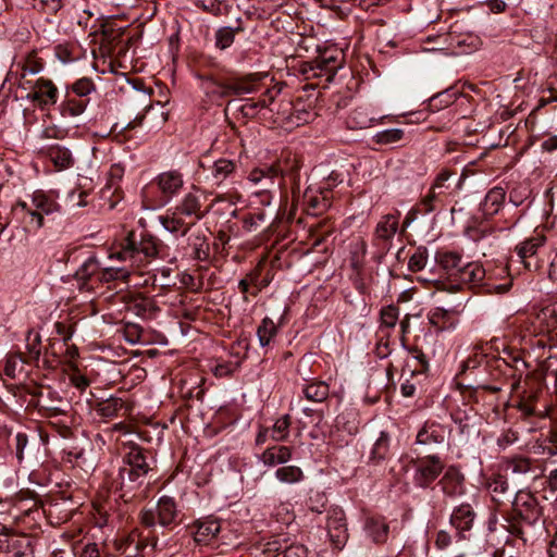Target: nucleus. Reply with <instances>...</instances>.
Returning a JSON list of instances; mask_svg holds the SVG:
<instances>
[{"label": "nucleus", "mask_w": 557, "mask_h": 557, "mask_svg": "<svg viewBox=\"0 0 557 557\" xmlns=\"http://www.w3.org/2000/svg\"><path fill=\"white\" fill-rule=\"evenodd\" d=\"M203 199V194L198 188L193 187L173 209L176 210V214H183L196 224L198 221L202 220L208 212L207 210H202Z\"/></svg>", "instance_id": "nucleus-6"}, {"label": "nucleus", "mask_w": 557, "mask_h": 557, "mask_svg": "<svg viewBox=\"0 0 557 557\" xmlns=\"http://www.w3.org/2000/svg\"><path fill=\"white\" fill-rule=\"evenodd\" d=\"M30 203L41 216L59 211V205L42 193H35Z\"/></svg>", "instance_id": "nucleus-40"}, {"label": "nucleus", "mask_w": 557, "mask_h": 557, "mask_svg": "<svg viewBox=\"0 0 557 557\" xmlns=\"http://www.w3.org/2000/svg\"><path fill=\"white\" fill-rule=\"evenodd\" d=\"M450 319L449 311L442 309V308H435L432 310L429 314V321L432 325L438 327L440 330L447 329V323Z\"/></svg>", "instance_id": "nucleus-57"}, {"label": "nucleus", "mask_w": 557, "mask_h": 557, "mask_svg": "<svg viewBox=\"0 0 557 557\" xmlns=\"http://www.w3.org/2000/svg\"><path fill=\"white\" fill-rule=\"evenodd\" d=\"M124 401L119 397H110L106 400H101L96 406V411L103 418H115L119 412L124 408Z\"/></svg>", "instance_id": "nucleus-39"}, {"label": "nucleus", "mask_w": 557, "mask_h": 557, "mask_svg": "<svg viewBox=\"0 0 557 557\" xmlns=\"http://www.w3.org/2000/svg\"><path fill=\"white\" fill-rule=\"evenodd\" d=\"M264 220L265 214L262 210L255 213H249L243 220V227L247 232H255L263 224Z\"/></svg>", "instance_id": "nucleus-59"}, {"label": "nucleus", "mask_w": 557, "mask_h": 557, "mask_svg": "<svg viewBox=\"0 0 557 557\" xmlns=\"http://www.w3.org/2000/svg\"><path fill=\"white\" fill-rule=\"evenodd\" d=\"M227 97L257 94L261 90V79L253 76L227 81Z\"/></svg>", "instance_id": "nucleus-20"}, {"label": "nucleus", "mask_w": 557, "mask_h": 557, "mask_svg": "<svg viewBox=\"0 0 557 557\" xmlns=\"http://www.w3.org/2000/svg\"><path fill=\"white\" fill-rule=\"evenodd\" d=\"M366 535L375 544L385 543L389 527L383 517L367 516L363 522Z\"/></svg>", "instance_id": "nucleus-16"}, {"label": "nucleus", "mask_w": 557, "mask_h": 557, "mask_svg": "<svg viewBox=\"0 0 557 557\" xmlns=\"http://www.w3.org/2000/svg\"><path fill=\"white\" fill-rule=\"evenodd\" d=\"M20 537V534H13L9 532L0 533V557H5L10 549L15 544L16 539Z\"/></svg>", "instance_id": "nucleus-62"}, {"label": "nucleus", "mask_w": 557, "mask_h": 557, "mask_svg": "<svg viewBox=\"0 0 557 557\" xmlns=\"http://www.w3.org/2000/svg\"><path fill=\"white\" fill-rule=\"evenodd\" d=\"M446 429L436 422H425L417 434L416 443L420 445L441 444L445 441Z\"/></svg>", "instance_id": "nucleus-19"}, {"label": "nucleus", "mask_w": 557, "mask_h": 557, "mask_svg": "<svg viewBox=\"0 0 557 557\" xmlns=\"http://www.w3.org/2000/svg\"><path fill=\"white\" fill-rule=\"evenodd\" d=\"M404 136V131L400 128H391L379 132L375 134V143L382 145H388L399 141Z\"/></svg>", "instance_id": "nucleus-56"}, {"label": "nucleus", "mask_w": 557, "mask_h": 557, "mask_svg": "<svg viewBox=\"0 0 557 557\" xmlns=\"http://www.w3.org/2000/svg\"><path fill=\"white\" fill-rule=\"evenodd\" d=\"M129 309L141 318H151L159 310L156 301L145 296L135 297L129 305Z\"/></svg>", "instance_id": "nucleus-36"}, {"label": "nucleus", "mask_w": 557, "mask_h": 557, "mask_svg": "<svg viewBox=\"0 0 557 557\" xmlns=\"http://www.w3.org/2000/svg\"><path fill=\"white\" fill-rule=\"evenodd\" d=\"M197 78L201 81L202 90L214 98L227 97V82H219L212 75L197 74Z\"/></svg>", "instance_id": "nucleus-31"}, {"label": "nucleus", "mask_w": 557, "mask_h": 557, "mask_svg": "<svg viewBox=\"0 0 557 557\" xmlns=\"http://www.w3.org/2000/svg\"><path fill=\"white\" fill-rule=\"evenodd\" d=\"M535 321L542 326L541 332H550L557 329V302L541 309Z\"/></svg>", "instance_id": "nucleus-35"}, {"label": "nucleus", "mask_w": 557, "mask_h": 557, "mask_svg": "<svg viewBox=\"0 0 557 557\" xmlns=\"http://www.w3.org/2000/svg\"><path fill=\"white\" fill-rule=\"evenodd\" d=\"M504 352L508 356L507 358L503 357L497 359L496 361H502L506 367L511 369V391L516 392L519 389L522 375L528 368V363L519 356L512 355L510 351L504 350Z\"/></svg>", "instance_id": "nucleus-22"}, {"label": "nucleus", "mask_w": 557, "mask_h": 557, "mask_svg": "<svg viewBox=\"0 0 557 557\" xmlns=\"http://www.w3.org/2000/svg\"><path fill=\"white\" fill-rule=\"evenodd\" d=\"M100 268L99 260L95 255H91L76 270L75 277L78 281L86 282L94 275L99 276Z\"/></svg>", "instance_id": "nucleus-42"}, {"label": "nucleus", "mask_w": 557, "mask_h": 557, "mask_svg": "<svg viewBox=\"0 0 557 557\" xmlns=\"http://www.w3.org/2000/svg\"><path fill=\"white\" fill-rule=\"evenodd\" d=\"M504 469L507 473L518 478H531L532 480L537 478L535 461L528 457L516 456L508 458L505 461Z\"/></svg>", "instance_id": "nucleus-14"}, {"label": "nucleus", "mask_w": 557, "mask_h": 557, "mask_svg": "<svg viewBox=\"0 0 557 557\" xmlns=\"http://www.w3.org/2000/svg\"><path fill=\"white\" fill-rule=\"evenodd\" d=\"M88 102V99L72 97L71 94L67 92L60 106L61 114L70 117L78 116L86 110Z\"/></svg>", "instance_id": "nucleus-34"}, {"label": "nucleus", "mask_w": 557, "mask_h": 557, "mask_svg": "<svg viewBox=\"0 0 557 557\" xmlns=\"http://www.w3.org/2000/svg\"><path fill=\"white\" fill-rule=\"evenodd\" d=\"M128 451L123 456L124 466L119 469L115 487L120 497L128 503L139 496L146 476L152 470L148 460V450L137 444H128Z\"/></svg>", "instance_id": "nucleus-1"}, {"label": "nucleus", "mask_w": 557, "mask_h": 557, "mask_svg": "<svg viewBox=\"0 0 557 557\" xmlns=\"http://www.w3.org/2000/svg\"><path fill=\"white\" fill-rule=\"evenodd\" d=\"M400 213H388L381 218L375 227V238L389 243L398 231Z\"/></svg>", "instance_id": "nucleus-21"}, {"label": "nucleus", "mask_w": 557, "mask_h": 557, "mask_svg": "<svg viewBox=\"0 0 557 557\" xmlns=\"http://www.w3.org/2000/svg\"><path fill=\"white\" fill-rule=\"evenodd\" d=\"M275 478L285 484H296L304 480L302 470L297 466H283L276 469Z\"/></svg>", "instance_id": "nucleus-44"}, {"label": "nucleus", "mask_w": 557, "mask_h": 557, "mask_svg": "<svg viewBox=\"0 0 557 557\" xmlns=\"http://www.w3.org/2000/svg\"><path fill=\"white\" fill-rule=\"evenodd\" d=\"M259 275L257 273H249L246 277L242 278L238 282V288L240 293L243 294L244 301H248V294H251L252 296H257L258 293L261 290L260 287H257L253 290H250V285H257Z\"/></svg>", "instance_id": "nucleus-54"}, {"label": "nucleus", "mask_w": 557, "mask_h": 557, "mask_svg": "<svg viewBox=\"0 0 557 557\" xmlns=\"http://www.w3.org/2000/svg\"><path fill=\"white\" fill-rule=\"evenodd\" d=\"M194 539L197 543L208 544L220 532L221 525L218 519L206 518L194 523Z\"/></svg>", "instance_id": "nucleus-23"}, {"label": "nucleus", "mask_w": 557, "mask_h": 557, "mask_svg": "<svg viewBox=\"0 0 557 557\" xmlns=\"http://www.w3.org/2000/svg\"><path fill=\"white\" fill-rule=\"evenodd\" d=\"M290 416L284 414L278 418L274 424L270 428L271 431V440L275 442H284L287 440L289 435L290 428Z\"/></svg>", "instance_id": "nucleus-47"}, {"label": "nucleus", "mask_w": 557, "mask_h": 557, "mask_svg": "<svg viewBox=\"0 0 557 557\" xmlns=\"http://www.w3.org/2000/svg\"><path fill=\"white\" fill-rule=\"evenodd\" d=\"M339 54L336 50L325 49L313 60V69L334 75L342 66Z\"/></svg>", "instance_id": "nucleus-28"}, {"label": "nucleus", "mask_w": 557, "mask_h": 557, "mask_svg": "<svg viewBox=\"0 0 557 557\" xmlns=\"http://www.w3.org/2000/svg\"><path fill=\"white\" fill-rule=\"evenodd\" d=\"M282 175V171L276 165H265L263 168L253 169L248 180L256 186H258L257 193L271 194L272 190L277 186L276 180Z\"/></svg>", "instance_id": "nucleus-10"}, {"label": "nucleus", "mask_w": 557, "mask_h": 557, "mask_svg": "<svg viewBox=\"0 0 557 557\" xmlns=\"http://www.w3.org/2000/svg\"><path fill=\"white\" fill-rule=\"evenodd\" d=\"M244 28L238 25L237 27L224 26L215 32V47L220 50H225L231 47L235 40V35L243 32Z\"/></svg>", "instance_id": "nucleus-43"}, {"label": "nucleus", "mask_w": 557, "mask_h": 557, "mask_svg": "<svg viewBox=\"0 0 557 557\" xmlns=\"http://www.w3.org/2000/svg\"><path fill=\"white\" fill-rule=\"evenodd\" d=\"M389 434L382 431L372 447L370 458L375 461L385 459L389 451Z\"/></svg>", "instance_id": "nucleus-48"}, {"label": "nucleus", "mask_w": 557, "mask_h": 557, "mask_svg": "<svg viewBox=\"0 0 557 557\" xmlns=\"http://www.w3.org/2000/svg\"><path fill=\"white\" fill-rule=\"evenodd\" d=\"M159 221L168 232L180 234L181 236H185L190 227L195 225L183 214H176V210L173 208L169 209L165 215L159 216Z\"/></svg>", "instance_id": "nucleus-17"}, {"label": "nucleus", "mask_w": 557, "mask_h": 557, "mask_svg": "<svg viewBox=\"0 0 557 557\" xmlns=\"http://www.w3.org/2000/svg\"><path fill=\"white\" fill-rule=\"evenodd\" d=\"M338 175L331 173L323 186L318 189L308 188L304 195L308 213L312 215L322 214L332 205V189L338 183Z\"/></svg>", "instance_id": "nucleus-3"}, {"label": "nucleus", "mask_w": 557, "mask_h": 557, "mask_svg": "<svg viewBox=\"0 0 557 557\" xmlns=\"http://www.w3.org/2000/svg\"><path fill=\"white\" fill-rule=\"evenodd\" d=\"M75 557H102L100 547L97 543L87 542L74 547Z\"/></svg>", "instance_id": "nucleus-58"}, {"label": "nucleus", "mask_w": 557, "mask_h": 557, "mask_svg": "<svg viewBox=\"0 0 557 557\" xmlns=\"http://www.w3.org/2000/svg\"><path fill=\"white\" fill-rule=\"evenodd\" d=\"M465 480V475L458 467L449 466L445 469L437 485L441 487L444 496L457 498L466 493Z\"/></svg>", "instance_id": "nucleus-9"}, {"label": "nucleus", "mask_w": 557, "mask_h": 557, "mask_svg": "<svg viewBox=\"0 0 557 557\" xmlns=\"http://www.w3.org/2000/svg\"><path fill=\"white\" fill-rule=\"evenodd\" d=\"M48 157L53 165L62 171L73 166L74 158L70 149L60 145L51 146L48 149Z\"/></svg>", "instance_id": "nucleus-32"}, {"label": "nucleus", "mask_w": 557, "mask_h": 557, "mask_svg": "<svg viewBox=\"0 0 557 557\" xmlns=\"http://www.w3.org/2000/svg\"><path fill=\"white\" fill-rule=\"evenodd\" d=\"M456 45L460 48L466 47L467 49L463 52H471L476 50L481 46V39L479 36L473 34H467L465 36H460L456 39Z\"/></svg>", "instance_id": "nucleus-60"}, {"label": "nucleus", "mask_w": 557, "mask_h": 557, "mask_svg": "<svg viewBox=\"0 0 557 557\" xmlns=\"http://www.w3.org/2000/svg\"><path fill=\"white\" fill-rule=\"evenodd\" d=\"M70 89L76 97L86 99V96L96 90V86L90 78L83 77L74 82Z\"/></svg>", "instance_id": "nucleus-53"}, {"label": "nucleus", "mask_w": 557, "mask_h": 557, "mask_svg": "<svg viewBox=\"0 0 557 557\" xmlns=\"http://www.w3.org/2000/svg\"><path fill=\"white\" fill-rule=\"evenodd\" d=\"M330 388L325 382L318 381L305 385L304 395L308 400L322 403L329 397Z\"/></svg>", "instance_id": "nucleus-41"}, {"label": "nucleus", "mask_w": 557, "mask_h": 557, "mask_svg": "<svg viewBox=\"0 0 557 557\" xmlns=\"http://www.w3.org/2000/svg\"><path fill=\"white\" fill-rule=\"evenodd\" d=\"M399 317V309L394 306L389 305L386 307H383L380 312V320H381V326L386 329H394Z\"/></svg>", "instance_id": "nucleus-52"}, {"label": "nucleus", "mask_w": 557, "mask_h": 557, "mask_svg": "<svg viewBox=\"0 0 557 557\" xmlns=\"http://www.w3.org/2000/svg\"><path fill=\"white\" fill-rule=\"evenodd\" d=\"M544 236L536 235L531 237L516 247V251L525 268L531 269V262L528 259L536 255L537 249L544 245Z\"/></svg>", "instance_id": "nucleus-30"}, {"label": "nucleus", "mask_w": 557, "mask_h": 557, "mask_svg": "<svg viewBox=\"0 0 557 557\" xmlns=\"http://www.w3.org/2000/svg\"><path fill=\"white\" fill-rule=\"evenodd\" d=\"M475 512L470 504L456 507L450 516V524L457 530L460 539H467L466 532L473 527Z\"/></svg>", "instance_id": "nucleus-13"}, {"label": "nucleus", "mask_w": 557, "mask_h": 557, "mask_svg": "<svg viewBox=\"0 0 557 557\" xmlns=\"http://www.w3.org/2000/svg\"><path fill=\"white\" fill-rule=\"evenodd\" d=\"M156 511L158 515V523L165 528L176 523L180 513L176 502L170 496L159 498Z\"/></svg>", "instance_id": "nucleus-18"}, {"label": "nucleus", "mask_w": 557, "mask_h": 557, "mask_svg": "<svg viewBox=\"0 0 557 557\" xmlns=\"http://www.w3.org/2000/svg\"><path fill=\"white\" fill-rule=\"evenodd\" d=\"M292 458V449L288 446L274 445L267 448L260 456V460L265 467H275L284 465Z\"/></svg>", "instance_id": "nucleus-26"}, {"label": "nucleus", "mask_w": 557, "mask_h": 557, "mask_svg": "<svg viewBox=\"0 0 557 557\" xmlns=\"http://www.w3.org/2000/svg\"><path fill=\"white\" fill-rule=\"evenodd\" d=\"M506 198V191L503 187L496 186L487 191L481 202V211L485 218L493 216L499 212Z\"/></svg>", "instance_id": "nucleus-24"}, {"label": "nucleus", "mask_w": 557, "mask_h": 557, "mask_svg": "<svg viewBox=\"0 0 557 557\" xmlns=\"http://www.w3.org/2000/svg\"><path fill=\"white\" fill-rule=\"evenodd\" d=\"M237 169L236 162L227 159L216 160L211 168V175L215 184H221Z\"/></svg>", "instance_id": "nucleus-37"}, {"label": "nucleus", "mask_w": 557, "mask_h": 557, "mask_svg": "<svg viewBox=\"0 0 557 557\" xmlns=\"http://www.w3.org/2000/svg\"><path fill=\"white\" fill-rule=\"evenodd\" d=\"M154 183L162 196L169 201L181 193L184 186V178L180 171L170 170L160 173L154 178Z\"/></svg>", "instance_id": "nucleus-12"}, {"label": "nucleus", "mask_w": 557, "mask_h": 557, "mask_svg": "<svg viewBox=\"0 0 557 557\" xmlns=\"http://www.w3.org/2000/svg\"><path fill=\"white\" fill-rule=\"evenodd\" d=\"M187 244L193 259L203 261L209 258L210 248L205 235L199 233L190 234L187 238Z\"/></svg>", "instance_id": "nucleus-33"}, {"label": "nucleus", "mask_w": 557, "mask_h": 557, "mask_svg": "<svg viewBox=\"0 0 557 557\" xmlns=\"http://www.w3.org/2000/svg\"><path fill=\"white\" fill-rule=\"evenodd\" d=\"M436 263L445 271V273L456 280L468 261L463 260L461 253L457 251H438L435 256Z\"/></svg>", "instance_id": "nucleus-15"}, {"label": "nucleus", "mask_w": 557, "mask_h": 557, "mask_svg": "<svg viewBox=\"0 0 557 557\" xmlns=\"http://www.w3.org/2000/svg\"><path fill=\"white\" fill-rule=\"evenodd\" d=\"M455 281L473 288L481 284L485 276V270L476 262L468 261Z\"/></svg>", "instance_id": "nucleus-25"}, {"label": "nucleus", "mask_w": 557, "mask_h": 557, "mask_svg": "<svg viewBox=\"0 0 557 557\" xmlns=\"http://www.w3.org/2000/svg\"><path fill=\"white\" fill-rule=\"evenodd\" d=\"M158 247L159 240L154 236L132 231L121 243L120 250L112 252L110 258L131 264L141 263L146 259L154 258L158 255Z\"/></svg>", "instance_id": "nucleus-2"}, {"label": "nucleus", "mask_w": 557, "mask_h": 557, "mask_svg": "<svg viewBox=\"0 0 557 557\" xmlns=\"http://www.w3.org/2000/svg\"><path fill=\"white\" fill-rule=\"evenodd\" d=\"M428 249L424 246H419L410 256L408 261V269L411 272H419L423 270L428 263Z\"/></svg>", "instance_id": "nucleus-51"}, {"label": "nucleus", "mask_w": 557, "mask_h": 557, "mask_svg": "<svg viewBox=\"0 0 557 557\" xmlns=\"http://www.w3.org/2000/svg\"><path fill=\"white\" fill-rule=\"evenodd\" d=\"M129 275H131V271L126 265L106 267V268H100L99 281L103 282V283H109V282L116 281V280L127 281Z\"/></svg>", "instance_id": "nucleus-45"}, {"label": "nucleus", "mask_w": 557, "mask_h": 557, "mask_svg": "<svg viewBox=\"0 0 557 557\" xmlns=\"http://www.w3.org/2000/svg\"><path fill=\"white\" fill-rule=\"evenodd\" d=\"M326 529L330 540L336 547H342L348 540L346 515L339 506H332L326 515Z\"/></svg>", "instance_id": "nucleus-7"}, {"label": "nucleus", "mask_w": 557, "mask_h": 557, "mask_svg": "<svg viewBox=\"0 0 557 557\" xmlns=\"http://www.w3.org/2000/svg\"><path fill=\"white\" fill-rule=\"evenodd\" d=\"M450 173L446 170L442 171L435 178L429 193L422 198L420 206L423 213H430L436 209L437 203L443 201L448 186L446 182L449 180Z\"/></svg>", "instance_id": "nucleus-11"}, {"label": "nucleus", "mask_w": 557, "mask_h": 557, "mask_svg": "<svg viewBox=\"0 0 557 557\" xmlns=\"http://www.w3.org/2000/svg\"><path fill=\"white\" fill-rule=\"evenodd\" d=\"M282 87L278 85H273L270 88H265L264 90H260L261 92L259 97L260 106L263 109H269L271 112H274V109L271 107L274 103L276 97L281 94Z\"/></svg>", "instance_id": "nucleus-55"}, {"label": "nucleus", "mask_w": 557, "mask_h": 557, "mask_svg": "<svg viewBox=\"0 0 557 557\" xmlns=\"http://www.w3.org/2000/svg\"><path fill=\"white\" fill-rule=\"evenodd\" d=\"M5 557H35L34 556V539L27 534H20L15 544Z\"/></svg>", "instance_id": "nucleus-38"}, {"label": "nucleus", "mask_w": 557, "mask_h": 557, "mask_svg": "<svg viewBox=\"0 0 557 557\" xmlns=\"http://www.w3.org/2000/svg\"><path fill=\"white\" fill-rule=\"evenodd\" d=\"M487 354L483 351L482 347H474L472 354L461 363L460 373H465L468 370H473L480 367L483 362L487 361Z\"/></svg>", "instance_id": "nucleus-50"}, {"label": "nucleus", "mask_w": 557, "mask_h": 557, "mask_svg": "<svg viewBox=\"0 0 557 557\" xmlns=\"http://www.w3.org/2000/svg\"><path fill=\"white\" fill-rule=\"evenodd\" d=\"M529 194L530 191L527 186H517L509 193V202H511L515 207H519L529 197Z\"/></svg>", "instance_id": "nucleus-63"}, {"label": "nucleus", "mask_w": 557, "mask_h": 557, "mask_svg": "<svg viewBox=\"0 0 557 557\" xmlns=\"http://www.w3.org/2000/svg\"><path fill=\"white\" fill-rule=\"evenodd\" d=\"M512 506L517 515L529 525L535 524L542 515L536 498L529 492L518 491Z\"/></svg>", "instance_id": "nucleus-8"}, {"label": "nucleus", "mask_w": 557, "mask_h": 557, "mask_svg": "<svg viewBox=\"0 0 557 557\" xmlns=\"http://www.w3.org/2000/svg\"><path fill=\"white\" fill-rule=\"evenodd\" d=\"M240 113L245 117L252 119L255 117L263 108L260 106L259 100H255L253 98L244 99V103L238 108Z\"/></svg>", "instance_id": "nucleus-61"}, {"label": "nucleus", "mask_w": 557, "mask_h": 557, "mask_svg": "<svg viewBox=\"0 0 557 557\" xmlns=\"http://www.w3.org/2000/svg\"><path fill=\"white\" fill-rule=\"evenodd\" d=\"M413 483L418 487L426 488L441 475L445 465L438 455H429L413 461Z\"/></svg>", "instance_id": "nucleus-4"}, {"label": "nucleus", "mask_w": 557, "mask_h": 557, "mask_svg": "<svg viewBox=\"0 0 557 557\" xmlns=\"http://www.w3.org/2000/svg\"><path fill=\"white\" fill-rule=\"evenodd\" d=\"M21 87L32 88L33 91L26 95V99L38 103L40 107L54 104L58 100V88L52 81L40 77L34 83L26 81Z\"/></svg>", "instance_id": "nucleus-5"}, {"label": "nucleus", "mask_w": 557, "mask_h": 557, "mask_svg": "<svg viewBox=\"0 0 557 557\" xmlns=\"http://www.w3.org/2000/svg\"><path fill=\"white\" fill-rule=\"evenodd\" d=\"M379 117L370 114L368 107H357L347 117V126L351 129H364L371 127Z\"/></svg>", "instance_id": "nucleus-29"}, {"label": "nucleus", "mask_w": 557, "mask_h": 557, "mask_svg": "<svg viewBox=\"0 0 557 557\" xmlns=\"http://www.w3.org/2000/svg\"><path fill=\"white\" fill-rule=\"evenodd\" d=\"M277 334V326L270 318H264L258 326L257 335L262 347L268 346Z\"/></svg>", "instance_id": "nucleus-46"}, {"label": "nucleus", "mask_w": 557, "mask_h": 557, "mask_svg": "<svg viewBox=\"0 0 557 557\" xmlns=\"http://www.w3.org/2000/svg\"><path fill=\"white\" fill-rule=\"evenodd\" d=\"M488 490L496 503H503L509 491L506 478L498 475L488 483Z\"/></svg>", "instance_id": "nucleus-49"}, {"label": "nucleus", "mask_w": 557, "mask_h": 557, "mask_svg": "<svg viewBox=\"0 0 557 557\" xmlns=\"http://www.w3.org/2000/svg\"><path fill=\"white\" fill-rule=\"evenodd\" d=\"M13 213L20 215L23 222L33 230H39L44 225V216L37 210L25 201H18L13 208Z\"/></svg>", "instance_id": "nucleus-27"}, {"label": "nucleus", "mask_w": 557, "mask_h": 557, "mask_svg": "<svg viewBox=\"0 0 557 557\" xmlns=\"http://www.w3.org/2000/svg\"><path fill=\"white\" fill-rule=\"evenodd\" d=\"M240 362H223L215 366L213 373L216 377H225L232 375L239 368Z\"/></svg>", "instance_id": "nucleus-64"}]
</instances>
